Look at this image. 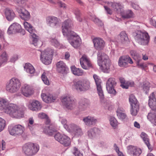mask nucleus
<instances>
[{
	"label": "nucleus",
	"instance_id": "obj_30",
	"mask_svg": "<svg viewBox=\"0 0 156 156\" xmlns=\"http://www.w3.org/2000/svg\"><path fill=\"white\" fill-rule=\"evenodd\" d=\"M5 13L6 19L9 21H12L15 17L14 11L9 8H7L5 9Z\"/></svg>",
	"mask_w": 156,
	"mask_h": 156
},
{
	"label": "nucleus",
	"instance_id": "obj_63",
	"mask_svg": "<svg viewBox=\"0 0 156 156\" xmlns=\"http://www.w3.org/2000/svg\"><path fill=\"white\" fill-rule=\"evenodd\" d=\"M5 144L6 143L5 141H4V140H2V150H4L5 148Z\"/></svg>",
	"mask_w": 156,
	"mask_h": 156
},
{
	"label": "nucleus",
	"instance_id": "obj_42",
	"mask_svg": "<svg viewBox=\"0 0 156 156\" xmlns=\"http://www.w3.org/2000/svg\"><path fill=\"white\" fill-rule=\"evenodd\" d=\"M8 55L5 52H3L1 56V63L6 62L8 60Z\"/></svg>",
	"mask_w": 156,
	"mask_h": 156
},
{
	"label": "nucleus",
	"instance_id": "obj_5",
	"mask_svg": "<svg viewBox=\"0 0 156 156\" xmlns=\"http://www.w3.org/2000/svg\"><path fill=\"white\" fill-rule=\"evenodd\" d=\"M23 151L26 155L32 156L36 154L39 149V146L37 144L28 143L23 146Z\"/></svg>",
	"mask_w": 156,
	"mask_h": 156
},
{
	"label": "nucleus",
	"instance_id": "obj_24",
	"mask_svg": "<svg viewBox=\"0 0 156 156\" xmlns=\"http://www.w3.org/2000/svg\"><path fill=\"white\" fill-rule=\"evenodd\" d=\"M43 100L46 103H51L54 101L56 98L49 93H42L41 95Z\"/></svg>",
	"mask_w": 156,
	"mask_h": 156
},
{
	"label": "nucleus",
	"instance_id": "obj_45",
	"mask_svg": "<svg viewBox=\"0 0 156 156\" xmlns=\"http://www.w3.org/2000/svg\"><path fill=\"white\" fill-rule=\"evenodd\" d=\"M73 12L76 16V17L79 22L82 21V19L80 17V10L78 9H75L73 10Z\"/></svg>",
	"mask_w": 156,
	"mask_h": 156
},
{
	"label": "nucleus",
	"instance_id": "obj_52",
	"mask_svg": "<svg viewBox=\"0 0 156 156\" xmlns=\"http://www.w3.org/2000/svg\"><path fill=\"white\" fill-rule=\"evenodd\" d=\"M130 53L131 55L134 58H138L139 57V55L138 54L136 51L134 50H131L130 51Z\"/></svg>",
	"mask_w": 156,
	"mask_h": 156
},
{
	"label": "nucleus",
	"instance_id": "obj_37",
	"mask_svg": "<svg viewBox=\"0 0 156 156\" xmlns=\"http://www.w3.org/2000/svg\"><path fill=\"white\" fill-rule=\"evenodd\" d=\"M48 72H44L41 76V79L44 83L47 85H49V81L47 78Z\"/></svg>",
	"mask_w": 156,
	"mask_h": 156
},
{
	"label": "nucleus",
	"instance_id": "obj_14",
	"mask_svg": "<svg viewBox=\"0 0 156 156\" xmlns=\"http://www.w3.org/2000/svg\"><path fill=\"white\" fill-rule=\"evenodd\" d=\"M62 101L68 109H72L75 105V102L74 98L69 95L64 97L62 98Z\"/></svg>",
	"mask_w": 156,
	"mask_h": 156
},
{
	"label": "nucleus",
	"instance_id": "obj_61",
	"mask_svg": "<svg viewBox=\"0 0 156 156\" xmlns=\"http://www.w3.org/2000/svg\"><path fill=\"white\" fill-rule=\"evenodd\" d=\"M18 57L17 55L13 56L10 59V61L11 62H15L18 59Z\"/></svg>",
	"mask_w": 156,
	"mask_h": 156
},
{
	"label": "nucleus",
	"instance_id": "obj_4",
	"mask_svg": "<svg viewBox=\"0 0 156 156\" xmlns=\"http://www.w3.org/2000/svg\"><path fill=\"white\" fill-rule=\"evenodd\" d=\"M133 35L135 41L139 44L148 45L150 41V37L147 32L137 30L134 32Z\"/></svg>",
	"mask_w": 156,
	"mask_h": 156
},
{
	"label": "nucleus",
	"instance_id": "obj_32",
	"mask_svg": "<svg viewBox=\"0 0 156 156\" xmlns=\"http://www.w3.org/2000/svg\"><path fill=\"white\" fill-rule=\"evenodd\" d=\"M71 70L73 73L75 75L81 76L83 75L84 73L81 69L77 68L75 66H72L71 67Z\"/></svg>",
	"mask_w": 156,
	"mask_h": 156
},
{
	"label": "nucleus",
	"instance_id": "obj_39",
	"mask_svg": "<svg viewBox=\"0 0 156 156\" xmlns=\"http://www.w3.org/2000/svg\"><path fill=\"white\" fill-rule=\"evenodd\" d=\"M109 121L111 126L114 128H115L118 125V122L116 119L114 117H111Z\"/></svg>",
	"mask_w": 156,
	"mask_h": 156
},
{
	"label": "nucleus",
	"instance_id": "obj_40",
	"mask_svg": "<svg viewBox=\"0 0 156 156\" xmlns=\"http://www.w3.org/2000/svg\"><path fill=\"white\" fill-rule=\"evenodd\" d=\"M112 7L115 11L118 12L122 8V6L119 4L115 2L112 3Z\"/></svg>",
	"mask_w": 156,
	"mask_h": 156
},
{
	"label": "nucleus",
	"instance_id": "obj_36",
	"mask_svg": "<svg viewBox=\"0 0 156 156\" xmlns=\"http://www.w3.org/2000/svg\"><path fill=\"white\" fill-rule=\"evenodd\" d=\"M131 108L130 110L131 114L135 116L138 113L139 110V105H136L135 106L132 105Z\"/></svg>",
	"mask_w": 156,
	"mask_h": 156
},
{
	"label": "nucleus",
	"instance_id": "obj_53",
	"mask_svg": "<svg viewBox=\"0 0 156 156\" xmlns=\"http://www.w3.org/2000/svg\"><path fill=\"white\" fill-rule=\"evenodd\" d=\"M137 63V66L138 68L142 69H144L145 68L147 67L146 64L144 63H140L139 61H138Z\"/></svg>",
	"mask_w": 156,
	"mask_h": 156
},
{
	"label": "nucleus",
	"instance_id": "obj_17",
	"mask_svg": "<svg viewBox=\"0 0 156 156\" xmlns=\"http://www.w3.org/2000/svg\"><path fill=\"white\" fill-rule=\"evenodd\" d=\"M93 41L94 48L97 50H102L105 46V42L101 38H94L93 40Z\"/></svg>",
	"mask_w": 156,
	"mask_h": 156
},
{
	"label": "nucleus",
	"instance_id": "obj_19",
	"mask_svg": "<svg viewBox=\"0 0 156 156\" xmlns=\"http://www.w3.org/2000/svg\"><path fill=\"white\" fill-rule=\"evenodd\" d=\"M127 148V152L133 156H139L142 153L141 150L140 148L133 146H128Z\"/></svg>",
	"mask_w": 156,
	"mask_h": 156
},
{
	"label": "nucleus",
	"instance_id": "obj_49",
	"mask_svg": "<svg viewBox=\"0 0 156 156\" xmlns=\"http://www.w3.org/2000/svg\"><path fill=\"white\" fill-rule=\"evenodd\" d=\"M120 82L121 83V86L123 88L127 89L128 86L125 83V79L122 77H120L119 78Z\"/></svg>",
	"mask_w": 156,
	"mask_h": 156
},
{
	"label": "nucleus",
	"instance_id": "obj_2",
	"mask_svg": "<svg viewBox=\"0 0 156 156\" xmlns=\"http://www.w3.org/2000/svg\"><path fill=\"white\" fill-rule=\"evenodd\" d=\"M148 105L151 109L147 116L148 119L156 126V99L154 92L149 97Z\"/></svg>",
	"mask_w": 156,
	"mask_h": 156
},
{
	"label": "nucleus",
	"instance_id": "obj_55",
	"mask_svg": "<svg viewBox=\"0 0 156 156\" xmlns=\"http://www.w3.org/2000/svg\"><path fill=\"white\" fill-rule=\"evenodd\" d=\"M133 13L131 11H129L126 14L123 16V17L125 18H129L133 16Z\"/></svg>",
	"mask_w": 156,
	"mask_h": 156
},
{
	"label": "nucleus",
	"instance_id": "obj_50",
	"mask_svg": "<svg viewBox=\"0 0 156 156\" xmlns=\"http://www.w3.org/2000/svg\"><path fill=\"white\" fill-rule=\"evenodd\" d=\"M5 124V121L2 118H0V132L4 129Z\"/></svg>",
	"mask_w": 156,
	"mask_h": 156
},
{
	"label": "nucleus",
	"instance_id": "obj_16",
	"mask_svg": "<svg viewBox=\"0 0 156 156\" xmlns=\"http://www.w3.org/2000/svg\"><path fill=\"white\" fill-rule=\"evenodd\" d=\"M72 26V22L70 20L68 19L63 22L62 26L63 34L65 35L68 33L72 31L70 30V29Z\"/></svg>",
	"mask_w": 156,
	"mask_h": 156
},
{
	"label": "nucleus",
	"instance_id": "obj_1",
	"mask_svg": "<svg viewBox=\"0 0 156 156\" xmlns=\"http://www.w3.org/2000/svg\"><path fill=\"white\" fill-rule=\"evenodd\" d=\"M3 109L5 113L13 118H20L23 115V112L18 110L16 105L12 104H9L6 99L0 98V110Z\"/></svg>",
	"mask_w": 156,
	"mask_h": 156
},
{
	"label": "nucleus",
	"instance_id": "obj_31",
	"mask_svg": "<svg viewBox=\"0 0 156 156\" xmlns=\"http://www.w3.org/2000/svg\"><path fill=\"white\" fill-rule=\"evenodd\" d=\"M44 133L49 136H61L60 133L58 132L55 129L50 127H48L47 129L44 131Z\"/></svg>",
	"mask_w": 156,
	"mask_h": 156
},
{
	"label": "nucleus",
	"instance_id": "obj_44",
	"mask_svg": "<svg viewBox=\"0 0 156 156\" xmlns=\"http://www.w3.org/2000/svg\"><path fill=\"white\" fill-rule=\"evenodd\" d=\"M97 129L96 128L91 129L87 132V135L89 136H94L96 135V131Z\"/></svg>",
	"mask_w": 156,
	"mask_h": 156
},
{
	"label": "nucleus",
	"instance_id": "obj_29",
	"mask_svg": "<svg viewBox=\"0 0 156 156\" xmlns=\"http://www.w3.org/2000/svg\"><path fill=\"white\" fill-rule=\"evenodd\" d=\"M57 69L58 72L63 73L67 69L65 63L62 61L58 62L56 64Z\"/></svg>",
	"mask_w": 156,
	"mask_h": 156
},
{
	"label": "nucleus",
	"instance_id": "obj_57",
	"mask_svg": "<svg viewBox=\"0 0 156 156\" xmlns=\"http://www.w3.org/2000/svg\"><path fill=\"white\" fill-rule=\"evenodd\" d=\"M51 41L52 44L56 47H57L59 45L58 42L56 39H52L51 40Z\"/></svg>",
	"mask_w": 156,
	"mask_h": 156
},
{
	"label": "nucleus",
	"instance_id": "obj_7",
	"mask_svg": "<svg viewBox=\"0 0 156 156\" xmlns=\"http://www.w3.org/2000/svg\"><path fill=\"white\" fill-rule=\"evenodd\" d=\"M72 86L78 91H85L90 88V83L86 79L74 80Z\"/></svg>",
	"mask_w": 156,
	"mask_h": 156
},
{
	"label": "nucleus",
	"instance_id": "obj_41",
	"mask_svg": "<svg viewBox=\"0 0 156 156\" xmlns=\"http://www.w3.org/2000/svg\"><path fill=\"white\" fill-rule=\"evenodd\" d=\"M119 109H118L116 111L117 115L119 118L123 120L125 119L127 116L124 113L120 112Z\"/></svg>",
	"mask_w": 156,
	"mask_h": 156
},
{
	"label": "nucleus",
	"instance_id": "obj_6",
	"mask_svg": "<svg viewBox=\"0 0 156 156\" xmlns=\"http://www.w3.org/2000/svg\"><path fill=\"white\" fill-rule=\"evenodd\" d=\"M23 25L25 29L30 33L32 37V44L35 46L40 47L41 44L39 43L41 42L39 41L38 37L36 34V32L34 28L30 23L26 21L24 22Z\"/></svg>",
	"mask_w": 156,
	"mask_h": 156
},
{
	"label": "nucleus",
	"instance_id": "obj_62",
	"mask_svg": "<svg viewBox=\"0 0 156 156\" xmlns=\"http://www.w3.org/2000/svg\"><path fill=\"white\" fill-rule=\"evenodd\" d=\"M131 6L132 7L135 9L138 10L139 9L140 7L139 5L135 3H132L131 4Z\"/></svg>",
	"mask_w": 156,
	"mask_h": 156
},
{
	"label": "nucleus",
	"instance_id": "obj_28",
	"mask_svg": "<svg viewBox=\"0 0 156 156\" xmlns=\"http://www.w3.org/2000/svg\"><path fill=\"white\" fill-rule=\"evenodd\" d=\"M79 108L81 111H84L87 108L89 104L88 100L86 98L81 99L79 102Z\"/></svg>",
	"mask_w": 156,
	"mask_h": 156
},
{
	"label": "nucleus",
	"instance_id": "obj_13",
	"mask_svg": "<svg viewBox=\"0 0 156 156\" xmlns=\"http://www.w3.org/2000/svg\"><path fill=\"white\" fill-rule=\"evenodd\" d=\"M93 77L97 86V90L100 101L102 103H104V96L101 85V80L99 78L98 76L96 74L93 75Z\"/></svg>",
	"mask_w": 156,
	"mask_h": 156
},
{
	"label": "nucleus",
	"instance_id": "obj_60",
	"mask_svg": "<svg viewBox=\"0 0 156 156\" xmlns=\"http://www.w3.org/2000/svg\"><path fill=\"white\" fill-rule=\"evenodd\" d=\"M104 7L108 14L111 15L112 13V10L107 6H105Z\"/></svg>",
	"mask_w": 156,
	"mask_h": 156
},
{
	"label": "nucleus",
	"instance_id": "obj_46",
	"mask_svg": "<svg viewBox=\"0 0 156 156\" xmlns=\"http://www.w3.org/2000/svg\"><path fill=\"white\" fill-rule=\"evenodd\" d=\"M143 140L149 149L152 151V149L150 144L149 139L147 137H143Z\"/></svg>",
	"mask_w": 156,
	"mask_h": 156
},
{
	"label": "nucleus",
	"instance_id": "obj_25",
	"mask_svg": "<svg viewBox=\"0 0 156 156\" xmlns=\"http://www.w3.org/2000/svg\"><path fill=\"white\" fill-rule=\"evenodd\" d=\"M65 36H67L69 43H71V41L81 39L79 36L73 31H70Z\"/></svg>",
	"mask_w": 156,
	"mask_h": 156
},
{
	"label": "nucleus",
	"instance_id": "obj_26",
	"mask_svg": "<svg viewBox=\"0 0 156 156\" xmlns=\"http://www.w3.org/2000/svg\"><path fill=\"white\" fill-rule=\"evenodd\" d=\"M28 107L30 109L34 111L40 110L42 107L40 102L36 100L33 101L32 103L29 105Z\"/></svg>",
	"mask_w": 156,
	"mask_h": 156
},
{
	"label": "nucleus",
	"instance_id": "obj_9",
	"mask_svg": "<svg viewBox=\"0 0 156 156\" xmlns=\"http://www.w3.org/2000/svg\"><path fill=\"white\" fill-rule=\"evenodd\" d=\"M117 83L115 79L113 77H111L108 79L106 83V88L108 92L110 94L115 95L116 92L115 89Z\"/></svg>",
	"mask_w": 156,
	"mask_h": 156
},
{
	"label": "nucleus",
	"instance_id": "obj_8",
	"mask_svg": "<svg viewBox=\"0 0 156 156\" xmlns=\"http://www.w3.org/2000/svg\"><path fill=\"white\" fill-rule=\"evenodd\" d=\"M20 85V82L19 80L16 78H13L7 83L6 90L9 92L14 93L19 90Z\"/></svg>",
	"mask_w": 156,
	"mask_h": 156
},
{
	"label": "nucleus",
	"instance_id": "obj_38",
	"mask_svg": "<svg viewBox=\"0 0 156 156\" xmlns=\"http://www.w3.org/2000/svg\"><path fill=\"white\" fill-rule=\"evenodd\" d=\"M83 63L84 66L82 64H80L81 66L83 69H89L92 68V65L90 61L87 62H83Z\"/></svg>",
	"mask_w": 156,
	"mask_h": 156
},
{
	"label": "nucleus",
	"instance_id": "obj_3",
	"mask_svg": "<svg viewBox=\"0 0 156 156\" xmlns=\"http://www.w3.org/2000/svg\"><path fill=\"white\" fill-rule=\"evenodd\" d=\"M98 63L100 68L104 72H106L110 68V63L107 55L101 51L97 53Z\"/></svg>",
	"mask_w": 156,
	"mask_h": 156
},
{
	"label": "nucleus",
	"instance_id": "obj_20",
	"mask_svg": "<svg viewBox=\"0 0 156 156\" xmlns=\"http://www.w3.org/2000/svg\"><path fill=\"white\" fill-rule=\"evenodd\" d=\"M83 121L86 126L92 127L95 125L97 122V119L94 117L88 116L84 117Z\"/></svg>",
	"mask_w": 156,
	"mask_h": 156
},
{
	"label": "nucleus",
	"instance_id": "obj_23",
	"mask_svg": "<svg viewBox=\"0 0 156 156\" xmlns=\"http://www.w3.org/2000/svg\"><path fill=\"white\" fill-rule=\"evenodd\" d=\"M22 94L26 97L31 96L33 93V90L28 85L25 84L21 87Z\"/></svg>",
	"mask_w": 156,
	"mask_h": 156
},
{
	"label": "nucleus",
	"instance_id": "obj_47",
	"mask_svg": "<svg viewBox=\"0 0 156 156\" xmlns=\"http://www.w3.org/2000/svg\"><path fill=\"white\" fill-rule=\"evenodd\" d=\"M88 57L86 55H83L82 56V57L80 58V64H82V65L84 66L83 65V62H87L90 61Z\"/></svg>",
	"mask_w": 156,
	"mask_h": 156
},
{
	"label": "nucleus",
	"instance_id": "obj_51",
	"mask_svg": "<svg viewBox=\"0 0 156 156\" xmlns=\"http://www.w3.org/2000/svg\"><path fill=\"white\" fill-rule=\"evenodd\" d=\"M73 154L75 156H83V154L81 153L78 149L76 147H73Z\"/></svg>",
	"mask_w": 156,
	"mask_h": 156
},
{
	"label": "nucleus",
	"instance_id": "obj_15",
	"mask_svg": "<svg viewBox=\"0 0 156 156\" xmlns=\"http://www.w3.org/2000/svg\"><path fill=\"white\" fill-rule=\"evenodd\" d=\"M132 59L128 55L123 56L120 57L119 59L118 64L121 67H126L128 66L129 63H133Z\"/></svg>",
	"mask_w": 156,
	"mask_h": 156
},
{
	"label": "nucleus",
	"instance_id": "obj_22",
	"mask_svg": "<svg viewBox=\"0 0 156 156\" xmlns=\"http://www.w3.org/2000/svg\"><path fill=\"white\" fill-rule=\"evenodd\" d=\"M17 11L20 14V16L22 19L24 20H28L30 19V13L23 8L18 7L17 8Z\"/></svg>",
	"mask_w": 156,
	"mask_h": 156
},
{
	"label": "nucleus",
	"instance_id": "obj_58",
	"mask_svg": "<svg viewBox=\"0 0 156 156\" xmlns=\"http://www.w3.org/2000/svg\"><path fill=\"white\" fill-rule=\"evenodd\" d=\"M47 117V115L44 113H41L38 115V117L40 119H45Z\"/></svg>",
	"mask_w": 156,
	"mask_h": 156
},
{
	"label": "nucleus",
	"instance_id": "obj_33",
	"mask_svg": "<svg viewBox=\"0 0 156 156\" xmlns=\"http://www.w3.org/2000/svg\"><path fill=\"white\" fill-rule=\"evenodd\" d=\"M24 69L27 73L30 74H33L35 72V70L34 67L29 63H27L25 64L24 66Z\"/></svg>",
	"mask_w": 156,
	"mask_h": 156
},
{
	"label": "nucleus",
	"instance_id": "obj_27",
	"mask_svg": "<svg viewBox=\"0 0 156 156\" xmlns=\"http://www.w3.org/2000/svg\"><path fill=\"white\" fill-rule=\"evenodd\" d=\"M55 139L65 146L70 144L71 141L69 137H54Z\"/></svg>",
	"mask_w": 156,
	"mask_h": 156
},
{
	"label": "nucleus",
	"instance_id": "obj_11",
	"mask_svg": "<svg viewBox=\"0 0 156 156\" xmlns=\"http://www.w3.org/2000/svg\"><path fill=\"white\" fill-rule=\"evenodd\" d=\"M66 129L69 132L73 133L75 136H81L83 134L81 128L75 124L69 125Z\"/></svg>",
	"mask_w": 156,
	"mask_h": 156
},
{
	"label": "nucleus",
	"instance_id": "obj_21",
	"mask_svg": "<svg viewBox=\"0 0 156 156\" xmlns=\"http://www.w3.org/2000/svg\"><path fill=\"white\" fill-rule=\"evenodd\" d=\"M21 27L18 23H15L12 24L9 28L7 33L9 34H15L17 32H21Z\"/></svg>",
	"mask_w": 156,
	"mask_h": 156
},
{
	"label": "nucleus",
	"instance_id": "obj_56",
	"mask_svg": "<svg viewBox=\"0 0 156 156\" xmlns=\"http://www.w3.org/2000/svg\"><path fill=\"white\" fill-rule=\"evenodd\" d=\"M27 0H13V1L16 3L20 5H21L24 4Z\"/></svg>",
	"mask_w": 156,
	"mask_h": 156
},
{
	"label": "nucleus",
	"instance_id": "obj_35",
	"mask_svg": "<svg viewBox=\"0 0 156 156\" xmlns=\"http://www.w3.org/2000/svg\"><path fill=\"white\" fill-rule=\"evenodd\" d=\"M129 101L131 105H138L137 101L135 96L133 94H131L129 97Z\"/></svg>",
	"mask_w": 156,
	"mask_h": 156
},
{
	"label": "nucleus",
	"instance_id": "obj_48",
	"mask_svg": "<svg viewBox=\"0 0 156 156\" xmlns=\"http://www.w3.org/2000/svg\"><path fill=\"white\" fill-rule=\"evenodd\" d=\"M150 87V83L148 82H146L144 83L143 89V90L145 92L146 94L148 93Z\"/></svg>",
	"mask_w": 156,
	"mask_h": 156
},
{
	"label": "nucleus",
	"instance_id": "obj_18",
	"mask_svg": "<svg viewBox=\"0 0 156 156\" xmlns=\"http://www.w3.org/2000/svg\"><path fill=\"white\" fill-rule=\"evenodd\" d=\"M46 21L48 25L52 27H56L59 25V19L54 16H48Z\"/></svg>",
	"mask_w": 156,
	"mask_h": 156
},
{
	"label": "nucleus",
	"instance_id": "obj_10",
	"mask_svg": "<svg viewBox=\"0 0 156 156\" xmlns=\"http://www.w3.org/2000/svg\"><path fill=\"white\" fill-rule=\"evenodd\" d=\"M53 51L46 50L41 52V60L43 63L48 65L51 63Z\"/></svg>",
	"mask_w": 156,
	"mask_h": 156
},
{
	"label": "nucleus",
	"instance_id": "obj_34",
	"mask_svg": "<svg viewBox=\"0 0 156 156\" xmlns=\"http://www.w3.org/2000/svg\"><path fill=\"white\" fill-rule=\"evenodd\" d=\"M120 40L122 43H124L126 41L128 40V36L124 31H122L119 35Z\"/></svg>",
	"mask_w": 156,
	"mask_h": 156
},
{
	"label": "nucleus",
	"instance_id": "obj_43",
	"mask_svg": "<svg viewBox=\"0 0 156 156\" xmlns=\"http://www.w3.org/2000/svg\"><path fill=\"white\" fill-rule=\"evenodd\" d=\"M71 45L75 48H77L80 47L81 44V39L76 40V41H71L70 43Z\"/></svg>",
	"mask_w": 156,
	"mask_h": 156
},
{
	"label": "nucleus",
	"instance_id": "obj_12",
	"mask_svg": "<svg viewBox=\"0 0 156 156\" xmlns=\"http://www.w3.org/2000/svg\"><path fill=\"white\" fill-rule=\"evenodd\" d=\"M24 127L20 125H16L12 127H9V132L12 136H20L23 133Z\"/></svg>",
	"mask_w": 156,
	"mask_h": 156
},
{
	"label": "nucleus",
	"instance_id": "obj_64",
	"mask_svg": "<svg viewBox=\"0 0 156 156\" xmlns=\"http://www.w3.org/2000/svg\"><path fill=\"white\" fill-rule=\"evenodd\" d=\"M28 127L30 131H32L35 128V126L34 125H30L29 124H28Z\"/></svg>",
	"mask_w": 156,
	"mask_h": 156
},
{
	"label": "nucleus",
	"instance_id": "obj_54",
	"mask_svg": "<svg viewBox=\"0 0 156 156\" xmlns=\"http://www.w3.org/2000/svg\"><path fill=\"white\" fill-rule=\"evenodd\" d=\"M94 22L97 23L99 26H102L103 25V23L99 19L97 18H95L93 20Z\"/></svg>",
	"mask_w": 156,
	"mask_h": 156
},
{
	"label": "nucleus",
	"instance_id": "obj_59",
	"mask_svg": "<svg viewBox=\"0 0 156 156\" xmlns=\"http://www.w3.org/2000/svg\"><path fill=\"white\" fill-rule=\"evenodd\" d=\"M62 123L64 125V128L66 129L68 127V125L66 124L67 121L66 119H62L61 121Z\"/></svg>",
	"mask_w": 156,
	"mask_h": 156
}]
</instances>
